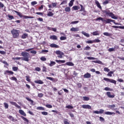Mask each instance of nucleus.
I'll return each instance as SVG.
<instances>
[{
	"mask_svg": "<svg viewBox=\"0 0 124 124\" xmlns=\"http://www.w3.org/2000/svg\"><path fill=\"white\" fill-rule=\"evenodd\" d=\"M21 55L23 57H14L12 58V60L15 61V60H19L21 59L22 61H24L25 62H30V58L31 59L30 53L23 51L21 52Z\"/></svg>",
	"mask_w": 124,
	"mask_h": 124,
	"instance_id": "f257e3e1",
	"label": "nucleus"
},
{
	"mask_svg": "<svg viewBox=\"0 0 124 124\" xmlns=\"http://www.w3.org/2000/svg\"><path fill=\"white\" fill-rule=\"evenodd\" d=\"M95 21H102L103 23H105V24H110L111 22H112L114 25H122L121 23L116 22V21L111 19L110 18H107V19H104L103 17H99L95 19Z\"/></svg>",
	"mask_w": 124,
	"mask_h": 124,
	"instance_id": "f03ea898",
	"label": "nucleus"
},
{
	"mask_svg": "<svg viewBox=\"0 0 124 124\" xmlns=\"http://www.w3.org/2000/svg\"><path fill=\"white\" fill-rule=\"evenodd\" d=\"M103 13H104L106 15L111 17L112 19H114L115 20H117V19H118V17L115 16L113 13L110 12V10H104L103 11Z\"/></svg>",
	"mask_w": 124,
	"mask_h": 124,
	"instance_id": "7ed1b4c3",
	"label": "nucleus"
},
{
	"mask_svg": "<svg viewBox=\"0 0 124 124\" xmlns=\"http://www.w3.org/2000/svg\"><path fill=\"white\" fill-rule=\"evenodd\" d=\"M13 12L16 13L17 15L19 16L20 18H23V19H33L34 17L33 16H23L22 13H20L17 11L13 10Z\"/></svg>",
	"mask_w": 124,
	"mask_h": 124,
	"instance_id": "20e7f679",
	"label": "nucleus"
},
{
	"mask_svg": "<svg viewBox=\"0 0 124 124\" xmlns=\"http://www.w3.org/2000/svg\"><path fill=\"white\" fill-rule=\"evenodd\" d=\"M11 33L13 35V38H17L19 37V30L13 29L11 31Z\"/></svg>",
	"mask_w": 124,
	"mask_h": 124,
	"instance_id": "39448f33",
	"label": "nucleus"
},
{
	"mask_svg": "<svg viewBox=\"0 0 124 124\" xmlns=\"http://www.w3.org/2000/svg\"><path fill=\"white\" fill-rule=\"evenodd\" d=\"M103 79L104 80V81H106L107 82H109L110 83H112V84H114V85H117V81L113 79H110L107 78H104Z\"/></svg>",
	"mask_w": 124,
	"mask_h": 124,
	"instance_id": "423d86ee",
	"label": "nucleus"
},
{
	"mask_svg": "<svg viewBox=\"0 0 124 124\" xmlns=\"http://www.w3.org/2000/svg\"><path fill=\"white\" fill-rule=\"evenodd\" d=\"M80 6L81 7V9L79 10V11H83V13H81L82 15H83V16H86L87 14H86L87 11H86V10L85 9V7H84V6H83V5L82 4H80Z\"/></svg>",
	"mask_w": 124,
	"mask_h": 124,
	"instance_id": "0eeeda50",
	"label": "nucleus"
},
{
	"mask_svg": "<svg viewBox=\"0 0 124 124\" xmlns=\"http://www.w3.org/2000/svg\"><path fill=\"white\" fill-rule=\"evenodd\" d=\"M10 104H11V105H14V106L16 107V108H18V109H21V106H20L18 104H17V103H16L15 102L10 101Z\"/></svg>",
	"mask_w": 124,
	"mask_h": 124,
	"instance_id": "6e6552de",
	"label": "nucleus"
},
{
	"mask_svg": "<svg viewBox=\"0 0 124 124\" xmlns=\"http://www.w3.org/2000/svg\"><path fill=\"white\" fill-rule=\"evenodd\" d=\"M46 79H47L48 80H50V81H52L53 82H58V78H51L47 77L46 78Z\"/></svg>",
	"mask_w": 124,
	"mask_h": 124,
	"instance_id": "1a4fd4ad",
	"label": "nucleus"
},
{
	"mask_svg": "<svg viewBox=\"0 0 124 124\" xmlns=\"http://www.w3.org/2000/svg\"><path fill=\"white\" fill-rule=\"evenodd\" d=\"M94 114H103L104 110L103 109H100L99 111L95 110L93 112Z\"/></svg>",
	"mask_w": 124,
	"mask_h": 124,
	"instance_id": "9d476101",
	"label": "nucleus"
},
{
	"mask_svg": "<svg viewBox=\"0 0 124 124\" xmlns=\"http://www.w3.org/2000/svg\"><path fill=\"white\" fill-rule=\"evenodd\" d=\"M107 94L108 97H109V98H114V97H115V94L111 95V92H107Z\"/></svg>",
	"mask_w": 124,
	"mask_h": 124,
	"instance_id": "9b49d317",
	"label": "nucleus"
},
{
	"mask_svg": "<svg viewBox=\"0 0 124 124\" xmlns=\"http://www.w3.org/2000/svg\"><path fill=\"white\" fill-rule=\"evenodd\" d=\"M82 108L83 109H92V106L89 105H83L82 106Z\"/></svg>",
	"mask_w": 124,
	"mask_h": 124,
	"instance_id": "f8f14e48",
	"label": "nucleus"
},
{
	"mask_svg": "<svg viewBox=\"0 0 124 124\" xmlns=\"http://www.w3.org/2000/svg\"><path fill=\"white\" fill-rule=\"evenodd\" d=\"M4 74H7L8 75H13V74H14V72H13L12 71L6 70L5 71Z\"/></svg>",
	"mask_w": 124,
	"mask_h": 124,
	"instance_id": "ddd939ff",
	"label": "nucleus"
},
{
	"mask_svg": "<svg viewBox=\"0 0 124 124\" xmlns=\"http://www.w3.org/2000/svg\"><path fill=\"white\" fill-rule=\"evenodd\" d=\"M19 113L20 114V115H22V116H24V117H27V114L24 111V110L22 109L19 110Z\"/></svg>",
	"mask_w": 124,
	"mask_h": 124,
	"instance_id": "4468645a",
	"label": "nucleus"
},
{
	"mask_svg": "<svg viewBox=\"0 0 124 124\" xmlns=\"http://www.w3.org/2000/svg\"><path fill=\"white\" fill-rule=\"evenodd\" d=\"M71 31H79V27H73L70 29Z\"/></svg>",
	"mask_w": 124,
	"mask_h": 124,
	"instance_id": "2eb2a0df",
	"label": "nucleus"
},
{
	"mask_svg": "<svg viewBox=\"0 0 124 124\" xmlns=\"http://www.w3.org/2000/svg\"><path fill=\"white\" fill-rule=\"evenodd\" d=\"M84 78H91L92 77V75L89 73H87L86 74H84L83 76Z\"/></svg>",
	"mask_w": 124,
	"mask_h": 124,
	"instance_id": "dca6fc26",
	"label": "nucleus"
},
{
	"mask_svg": "<svg viewBox=\"0 0 124 124\" xmlns=\"http://www.w3.org/2000/svg\"><path fill=\"white\" fill-rule=\"evenodd\" d=\"M8 119H9V120H11V121L12 122H14L15 121V122H17L18 120H17V119H15L14 117H13L11 115H9L8 116H7Z\"/></svg>",
	"mask_w": 124,
	"mask_h": 124,
	"instance_id": "f3484780",
	"label": "nucleus"
},
{
	"mask_svg": "<svg viewBox=\"0 0 124 124\" xmlns=\"http://www.w3.org/2000/svg\"><path fill=\"white\" fill-rule=\"evenodd\" d=\"M95 4H96V6L98 8H100V9H102V7H101V5H100V3H99V2L97 1V0H95Z\"/></svg>",
	"mask_w": 124,
	"mask_h": 124,
	"instance_id": "a211bd4d",
	"label": "nucleus"
},
{
	"mask_svg": "<svg viewBox=\"0 0 124 124\" xmlns=\"http://www.w3.org/2000/svg\"><path fill=\"white\" fill-rule=\"evenodd\" d=\"M34 83H35V84H40V85H42V84H44V82H43L42 80L40 79L35 80Z\"/></svg>",
	"mask_w": 124,
	"mask_h": 124,
	"instance_id": "6ab92c4d",
	"label": "nucleus"
},
{
	"mask_svg": "<svg viewBox=\"0 0 124 124\" xmlns=\"http://www.w3.org/2000/svg\"><path fill=\"white\" fill-rule=\"evenodd\" d=\"M50 47H51V48H60V46L55 44H50Z\"/></svg>",
	"mask_w": 124,
	"mask_h": 124,
	"instance_id": "aec40b11",
	"label": "nucleus"
},
{
	"mask_svg": "<svg viewBox=\"0 0 124 124\" xmlns=\"http://www.w3.org/2000/svg\"><path fill=\"white\" fill-rule=\"evenodd\" d=\"M112 28H113L114 29H121L122 30H124V26H112Z\"/></svg>",
	"mask_w": 124,
	"mask_h": 124,
	"instance_id": "412c9836",
	"label": "nucleus"
},
{
	"mask_svg": "<svg viewBox=\"0 0 124 124\" xmlns=\"http://www.w3.org/2000/svg\"><path fill=\"white\" fill-rule=\"evenodd\" d=\"M50 39H52V40H57L58 37L55 35H53L50 36Z\"/></svg>",
	"mask_w": 124,
	"mask_h": 124,
	"instance_id": "4be33fe9",
	"label": "nucleus"
},
{
	"mask_svg": "<svg viewBox=\"0 0 124 124\" xmlns=\"http://www.w3.org/2000/svg\"><path fill=\"white\" fill-rule=\"evenodd\" d=\"M74 1H75V0H71L70 1V2L68 4V5L70 7H72V6H73V4H74Z\"/></svg>",
	"mask_w": 124,
	"mask_h": 124,
	"instance_id": "5701e85b",
	"label": "nucleus"
},
{
	"mask_svg": "<svg viewBox=\"0 0 124 124\" xmlns=\"http://www.w3.org/2000/svg\"><path fill=\"white\" fill-rule=\"evenodd\" d=\"M92 62H94V63H98L99 64H103V63H102V62L100 60L93 61Z\"/></svg>",
	"mask_w": 124,
	"mask_h": 124,
	"instance_id": "b1692460",
	"label": "nucleus"
},
{
	"mask_svg": "<svg viewBox=\"0 0 124 124\" xmlns=\"http://www.w3.org/2000/svg\"><path fill=\"white\" fill-rule=\"evenodd\" d=\"M66 65H68V66H74V63H72V62H67L65 63Z\"/></svg>",
	"mask_w": 124,
	"mask_h": 124,
	"instance_id": "393cba45",
	"label": "nucleus"
},
{
	"mask_svg": "<svg viewBox=\"0 0 124 124\" xmlns=\"http://www.w3.org/2000/svg\"><path fill=\"white\" fill-rule=\"evenodd\" d=\"M20 118H22V119L24 121V122H26V123H27V124H29V120H28V119H27L26 118H25V117L23 116H21L20 117Z\"/></svg>",
	"mask_w": 124,
	"mask_h": 124,
	"instance_id": "a878e982",
	"label": "nucleus"
},
{
	"mask_svg": "<svg viewBox=\"0 0 124 124\" xmlns=\"http://www.w3.org/2000/svg\"><path fill=\"white\" fill-rule=\"evenodd\" d=\"M55 62H58V63H64V62H65V60H56Z\"/></svg>",
	"mask_w": 124,
	"mask_h": 124,
	"instance_id": "bb28decb",
	"label": "nucleus"
},
{
	"mask_svg": "<svg viewBox=\"0 0 124 124\" xmlns=\"http://www.w3.org/2000/svg\"><path fill=\"white\" fill-rule=\"evenodd\" d=\"M105 114V115H115L116 113L115 112H112L110 111H106Z\"/></svg>",
	"mask_w": 124,
	"mask_h": 124,
	"instance_id": "cd10ccee",
	"label": "nucleus"
},
{
	"mask_svg": "<svg viewBox=\"0 0 124 124\" xmlns=\"http://www.w3.org/2000/svg\"><path fill=\"white\" fill-rule=\"evenodd\" d=\"M47 16L48 17H52L53 16H54V13H53V12L49 11L48 12L47 14Z\"/></svg>",
	"mask_w": 124,
	"mask_h": 124,
	"instance_id": "c85d7f7f",
	"label": "nucleus"
},
{
	"mask_svg": "<svg viewBox=\"0 0 124 124\" xmlns=\"http://www.w3.org/2000/svg\"><path fill=\"white\" fill-rule=\"evenodd\" d=\"M64 10L65 12H70V11H71V9L70 8V6H68L65 8Z\"/></svg>",
	"mask_w": 124,
	"mask_h": 124,
	"instance_id": "c756f323",
	"label": "nucleus"
},
{
	"mask_svg": "<svg viewBox=\"0 0 124 124\" xmlns=\"http://www.w3.org/2000/svg\"><path fill=\"white\" fill-rule=\"evenodd\" d=\"M63 123L64 124H70V121H69L67 119H64L63 120Z\"/></svg>",
	"mask_w": 124,
	"mask_h": 124,
	"instance_id": "7c9ffc66",
	"label": "nucleus"
},
{
	"mask_svg": "<svg viewBox=\"0 0 124 124\" xmlns=\"http://www.w3.org/2000/svg\"><path fill=\"white\" fill-rule=\"evenodd\" d=\"M27 37H28L27 33H23V34L21 36V38L22 39H25V38H27Z\"/></svg>",
	"mask_w": 124,
	"mask_h": 124,
	"instance_id": "2f4dec72",
	"label": "nucleus"
},
{
	"mask_svg": "<svg viewBox=\"0 0 124 124\" xmlns=\"http://www.w3.org/2000/svg\"><path fill=\"white\" fill-rule=\"evenodd\" d=\"M110 1H111V0H106L103 2V5H106V4H108Z\"/></svg>",
	"mask_w": 124,
	"mask_h": 124,
	"instance_id": "473e14b6",
	"label": "nucleus"
},
{
	"mask_svg": "<svg viewBox=\"0 0 124 124\" xmlns=\"http://www.w3.org/2000/svg\"><path fill=\"white\" fill-rule=\"evenodd\" d=\"M83 101H89L90 100V97L87 96H83Z\"/></svg>",
	"mask_w": 124,
	"mask_h": 124,
	"instance_id": "72a5a7b5",
	"label": "nucleus"
},
{
	"mask_svg": "<svg viewBox=\"0 0 124 124\" xmlns=\"http://www.w3.org/2000/svg\"><path fill=\"white\" fill-rule=\"evenodd\" d=\"M37 110H41L42 111H45V108L42 107H38L37 108Z\"/></svg>",
	"mask_w": 124,
	"mask_h": 124,
	"instance_id": "f704fd0d",
	"label": "nucleus"
},
{
	"mask_svg": "<svg viewBox=\"0 0 124 124\" xmlns=\"http://www.w3.org/2000/svg\"><path fill=\"white\" fill-rule=\"evenodd\" d=\"M55 64H56V62H54V61H51L50 63H49V66H53V65H55Z\"/></svg>",
	"mask_w": 124,
	"mask_h": 124,
	"instance_id": "c9c22d12",
	"label": "nucleus"
},
{
	"mask_svg": "<svg viewBox=\"0 0 124 124\" xmlns=\"http://www.w3.org/2000/svg\"><path fill=\"white\" fill-rule=\"evenodd\" d=\"M26 99H27V100H28V101H30V102H31V105H32L33 104V100L30 99L29 98H28V97H26Z\"/></svg>",
	"mask_w": 124,
	"mask_h": 124,
	"instance_id": "e433bc0d",
	"label": "nucleus"
},
{
	"mask_svg": "<svg viewBox=\"0 0 124 124\" xmlns=\"http://www.w3.org/2000/svg\"><path fill=\"white\" fill-rule=\"evenodd\" d=\"M92 34L93 35H99V33H98V31H96L93 32Z\"/></svg>",
	"mask_w": 124,
	"mask_h": 124,
	"instance_id": "4c0bfd02",
	"label": "nucleus"
},
{
	"mask_svg": "<svg viewBox=\"0 0 124 124\" xmlns=\"http://www.w3.org/2000/svg\"><path fill=\"white\" fill-rule=\"evenodd\" d=\"M112 74H114V72L113 71H110L109 72L107 76H109V77H112Z\"/></svg>",
	"mask_w": 124,
	"mask_h": 124,
	"instance_id": "58836bf2",
	"label": "nucleus"
},
{
	"mask_svg": "<svg viewBox=\"0 0 124 124\" xmlns=\"http://www.w3.org/2000/svg\"><path fill=\"white\" fill-rule=\"evenodd\" d=\"M10 79L12 80V81H15L16 82H17V78L15 77H12L10 78Z\"/></svg>",
	"mask_w": 124,
	"mask_h": 124,
	"instance_id": "ea45409f",
	"label": "nucleus"
},
{
	"mask_svg": "<svg viewBox=\"0 0 124 124\" xmlns=\"http://www.w3.org/2000/svg\"><path fill=\"white\" fill-rule=\"evenodd\" d=\"M35 14L37 15H40L42 17H43L44 16L43 13L42 12H36L35 13Z\"/></svg>",
	"mask_w": 124,
	"mask_h": 124,
	"instance_id": "a19ab883",
	"label": "nucleus"
},
{
	"mask_svg": "<svg viewBox=\"0 0 124 124\" xmlns=\"http://www.w3.org/2000/svg\"><path fill=\"white\" fill-rule=\"evenodd\" d=\"M40 60L42 62H45L46 61L47 59L45 57L42 56V57H41Z\"/></svg>",
	"mask_w": 124,
	"mask_h": 124,
	"instance_id": "79ce46f5",
	"label": "nucleus"
},
{
	"mask_svg": "<svg viewBox=\"0 0 124 124\" xmlns=\"http://www.w3.org/2000/svg\"><path fill=\"white\" fill-rule=\"evenodd\" d=\"M82 33L83 34V35H85V36H86L87 37H90V34H89V33H86L84 31H83Z\"/></svg>",
	"mask_w": 124,
	"mask_h": 124,
	"instance_id": "37998d69",
	"label": "nucleus"
},
{
	"mask_svg": "<svg viewBox=\"0 0 124 124\" xmlns=\"http://www.w3.org/2000/svg\"><path fill=\"white\" fill-rule=\"evenodd\" d=\"M87 59L88 60H98L97 58H94V57H87Z\"/></svg>",
	"mask_w": 124,
	"mask_h": 124,
	"instance_id": "c03bdc74",
	"label": "nucleus"
},
{
	"mask_svg": "<svg viewBox=\"0 0 124 124\" xmlns=\"http://www.w3.org/2000/svg\"><path fill=\"white\" fill-rule=\"evenodd\" d=\"M84 51H88L89 50H91V47L89 46H87L84 48H83Z\"/></svg>",
	"mask_w": 124,
	"mask_h": 124,
	"instance_id": "a18cd8bd",
	"label": "nucleus"
},
{
	"mask_svg": "<svg viewBox=\"0 0 124 124\" xmlns=\"http://www.w3.org/2000/svg\"><path fill=\"white\" fill-rule=\"evenodd\" d=\"M4 108L5 109H8V104H7V103H4Z\"/></svg>",
	"mask_w": 124,
	"mask_h": 124,
	"instance_id": "49530a36",
	"label": "nucleus"
},
{
	"mask_svg": "<svg viewBox=\"0 0 124 124\" xmlns=\"http://www.w3.org/2000/svg\"><path fill=\"white\" fill-rule=\"evenodd\" d=\"M42 71L43 72H47V68L45 66H43Z\"/></svg>",
	"mask_w": 124,
	"mask_h": 124,
	"instance_id": "de8ad7c7",
	"label": "nucleus"
},
{
	"mask_svg": "<svg viewBox=\"0 0 124 124\" xmlns=\"http://www.w3.org/2000/svg\"><path fill=\"white\" fill-rule=\"evenodd\" d=\"M66 3H67V0H63L60 4V5H62V4H66Z\"/></svg>",
	"mask_w": 124,
	"mask_h": 124,
	"instance_id": "09e8293b",
	"label": "nucleus"
},
{
	"mask_svg": "<svg viewBox=\"0 0 124 124\" xmlns=\"http://www.w3.org/2000/svg\"><path fill=\"white\" fill-rule=\"evenodd\" d=\"M8 17L10 20H13V19H14V16L10 15H8Z\"/></svg>",
	"mask_w": 124,
	"mask_h": 124,
	"instance_id": "8fccbe9b",
	"label": "nucleus"
},
{
	"mask_svg": "<svg viewBox=\"0 0 124 124\" xmlns=\"http://www.w3.org/2000/svg\"><path fill=\"white\" fill-rule=\"evenodd\" d=\"M105 91H113V89L110 88L109 87H105L104 89Z\"/></svg>",
	"mask_w": 124,
	"mask_h": 124,
	"instance_id": "3c124183",
	"label": "nucleus"
},
{
	"mask_svg": "<svg viewBox=\"0 0 124 124\" xmlns=\"http://www.w3.org/2000/svg\"><path fill=\"white\" fill-rule=\"evenodd\" d=\"M86 43H87L88 44H93V40L87 41Z\"/></svg>",
	"mask_w": 124,
	"mask_h": 124,
	"instance_id": "603ef678",
	"label": "nucleus"
},
{
	"mask_svg": "<svg viewBox=\"0 0 124 124\" xmlns=\"http://www.w3.org/2000/svg\"><path fill=\"white\" fill-rule=\"evenodd\" d=\"M93 43H99L100 42V40L97 39H95V40H93Z\"/></svg>",
	"mask_w": 124,
	"mask_h": 124,
	"instance_id": "864d4df0",
	"label": "nucleus"
},
{
	"mask_svg": "<svg viewBox=\"0 0 124 124\" xmlns=\"http://www.w3.org/2000/svg\"><path fill=\"white\" fill-rule=\"evenodd\" d=\"M78 6H74L72 8V10H78Z\"/></svg>",
	"mask_w": 124,
	"mask_h": 124,
	"instance_id": "5fc2aeb1",
	"label": "nucleus"
},
{
	"mask_svg": "<svg viewBox=\"0 0 124 124\" xmlns=\"http://www.w3.org/2000/svg\"><path fill=\"white\" fill-rule=\"evenodd\" d=\"M26 81H27V82H31V79H30V76H26Z\"/></svg>",
	"mask_w": 124,
	"mask_h": 124,
	"instance_id": "6e6d98bb",
	"label": "nucleus"
},
{
	"mask_svg": "<svg viewBox=\"0 0 124 124\" xmlns=\"http://www.w3.org/2000/svg\"><path fill=\"white\" fill-rule=\"evenodd\" d=\"M45 106H46V108H53V106L51 105H49V104L46 105Z\"/></svg>",
	"mask_w": 124,
	"mask_h": 124,
	"instance_id": "4d7b16f0",
	"label": "nucleus"
},
{
	"mask_svg": "<svg viewBox=\"0 0 124 124\" xmlns=\"http://www.w3.org/2000/svg\"><path fill=\"white\" fill-rule=\"evenodd\" d=\"M58 94L59 95H62V94L63 93V92L62 90H60V91H58Z\"/></svg>",
	"mask_w": 124,
	"mask_h": 124,
	"instance_id": "13d9d810",
	"label": "nucleus"
},
{
	"mask_svg": "<svg viewBox=\"0 0 124 124\" xmlns=\"http://www.w3.org/2000/svg\"><path fill=\"white\" fill-rule=\"evenodd\" d=\"M104 35H105L106 36H110V33L105 32L103 33Z\"/></svg>",
	"mask_w": 124,
	"mask_h": 124,
	"instance_id": "bf43d9fd",
	"label": "nucleus"
},
{
	"mask_svg": "<svg viewBox=\"0 0 124 124\" xmlns=\"http://www.w3.org/2000/svg\"><path fill=\"white\" fill-rule=\"evenodd\" d=\"M41 114L44 116H47L48 115V113L46 111H43L41 112Z\"/></svg>",
	"mask_w": 124,
	"mask_h": 124,
	"instance_id": "052dcab7",
	"label": "nucleus"
},
{
	"mask_svg": "<svg viewBox=\"0 0 124 124\" xmlns=\"http://www.w3.org/2000/svg\"><path fill=\"white\" fill-rule=\"evenodd\" d=\"M77 86L79 89H81L82 88V83H78Z\"/></svg>",
	"mask_w": 124,
	"mask_h": 124,
	"instance_id": "680f3d73",
	"label": "nucleus"
},
{
	"mask_svg": "<svg viewBox=\"0 0 124 124\" xmlns=\"http://www.w3.org/2000/svg\"><path fill=\"white\" fill-rule=\"evenodd\" d=\"M104 71H106V72H109L110 71V69L107 67H105L104 68Z\"/></svg>",
	"mask_w": 124,
	"mask_h": 124,
	"instance_id": "e2e57ef3",
	"label": "nucleus"
},
{
	"mask_svg": "<svg viewBox=\"0 0 124 124\" xmlns=\"http://www.w3.org/2000/svg\"><path fill=\"white\" fill-rule=\"evenodd\" d=\"M35 4H37V2H36V1H33L31 2V5L32 6L35 5Z\"/></svg>",
	"mask_w": 124,
	"mask_h": 124,
	"instance_id": "0e129e2a",
	"label": "nucleus"
},
{
	"mask_svg": "<svg viewBox=\"0 0 124 124\" xmlns=\"http://www.w3.org/2000/svg\"><path fill=\"white\" fill-rule=\"evenodd\" d=\"M62 53L63 52L60 50H57L56 52V55H61V54H62Z\"/></svg>",
	"mask_w": 124,
	"mask_h": 124,
	"instance_id": "69168bd1",
	"label": "nucleus"
},
{
	"mask_svg": "<svg viewBox=\"0 0 124 124\" xmlns=\"http://www.w3.org/2000/svg\"><path fill=\"white\" fill-rule=\"evenodd\" d=\"M12 69L13 71H17L18 70V67H13Z\"/></svg>",
	"mask_w": 124,
	"mask_h": 124,
	"instance_id": "338daca9",
	"label": "nucleus"
},
{
	"mask_svg": "<svg viewBox=\"0 0 124 124\" xmlns=\"http://www.w3.org/2000/svg\"><path fill=\"white\" fill-rule=\"evenodd\" d=\"M66 37L62 36L60 37V40H66Z\"/></svg>",
	"mask_w": 124,
	"mask_h": 124,
	"instance_id": "774afa93",
	"label": "nucleus"
}]
</instances>
